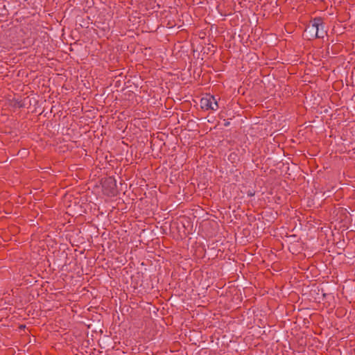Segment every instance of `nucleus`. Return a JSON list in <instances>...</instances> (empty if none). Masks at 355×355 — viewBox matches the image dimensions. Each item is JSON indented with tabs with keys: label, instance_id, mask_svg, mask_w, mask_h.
Wrapping results in <instances>:
<instances>
[{
	"label": "nucleus",
	"instance_id": "f257e3e1",
	"mask_svg": "<svg viewBox=\"0 0 355 355\" xmlns=\"http://www.w3.org/2000/svg\"><path fill=\"white\" fill-rule=\"evenodd\" d=\"M200 106L202 109L205 110H216L218 108V105L215 96L210 94H207L200 99Z\"/></svg>",
	"mask_w": 355,
	"mask_h": 355
},
{
	"label": "nucleus",
	"instance_id": "f03ea898",
	"mask_svg": "<svg viewBox=\"0 0 355 355\" xmlns=\"http://www.w3.org/2000/svg\"><path fill=\"white\" fill-rule=\"evenodd\" d=\"M319 22V18H315L311 24L309 25L307 28H306V32L309 33L311 37H315V35L318 33L317 27Z\"/></svg>",
	"mask_w": 355,
	"mask_h": 355
},
{
	"label": "nucleus",
	"instance_id": "39448f33",
	"mask_svg": "<svg viewBox=\"0 0 355 355\" xmlns=\"http://www.w3.org/2000/svg\"><path fill=\"white\" fill-rule=\"evenodd\" d=\"M120 86H121V81L120 80H116L115 81L114 87H120Z\"/></svg>",
	"mask_w": 355,
	"mask_h": 355
},
{
	"label": "nucleus",
	"instance_id": "20e7f679",
	"mask_svg": "<svg viewBox=\"0 0 355 355\" xmlns=\"http://www.w3.org/2000/svg\"><path fill=\"white\" fill-rule=\"evenodd\" d=\"M106 185L109 186L111 189H114L116 187V181L115 180L112 178L109 177L107 178L103 183V187H105Z\"/></svg>",
	"mask_w": 355,
	"mask_h": 355
},
{
	"label": "nucleus",
	"instance_id": "7ed1b4c3",
	"mask_svg": "<svg viewBox=\"0 0 355 355\" xmlns=\"http://www.w3.org/2000/svg\"><path fill=\"white\" fill-rule=\"evenodd\" d=\"M318 25L319 26H318L317 30H316L318 31V33L315 35V37L323 38L324 37V35H326L327 32L324 30L323 22H322V20L321 18H319Z\"/></svg>",
	"mask_w": 355,
	"mask_h": 355
}]
</instances>
